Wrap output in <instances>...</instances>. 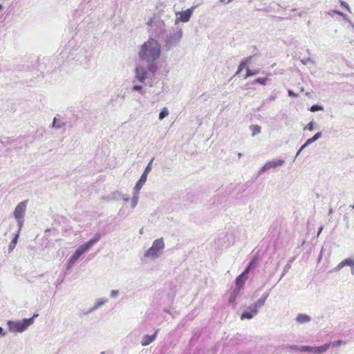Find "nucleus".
<instances>
[{"mask_svg":"<svg viewBox=\"0 0 354 354\" xmlns=\"http://www.w3.org/2000/svg\"><path fill=\"white\" fill-rule=\"evenodd\" d=\"M147 176L148 175L142 173L140 179L138 180L136 185L134 186L133 189V191L140 192V189H142V187H143V185L145 184V183L147 181Z\"/></svg>","mask_w":354,"mask_h":354,"instance_id":"f8f14e48","label":"nucleus"},{"mask_svg":"<svg viewBox=\"0 0 354 354\" xmlns=\"http://www.w3.org/2000/svg\"><path fill=\"white\" fill-rule=\"evenodd\" d=\"M311 320L310 317L306 314H299L296 317V321L299 324L308 323Z\"/></svg>","mask_w":354,"mask_h":354,"instance_id":"a211bd4d","label":"nucleus"},{"mask_svg":"<svg viewBox=\"0 0 354 354\" xmlns=\"http://www.w3.org/2000/svg\"><path fill=\"white\" fill-rule=\"evenodd\" d=\"M323 106H320V105H317V104H315V105H313L310 107V111H312V112H315V111H319V110H323Z\"/></svg>","mask_w":354,"mask_h":354,"instance_id":"473e14b6","label":"nucleus"},{"mask_svg":"<svg viewBox=\"0 0 354 354\" xmlns=\"http://www.w3.org/2000/svg\"><path fill=\"white\" fill-rule=\"evenodd\" d=\"M288 95H289L290 97H297L298 96L296 93H294L292 91H291V90H289V91H288Z\"/></svg>","mask_w":354,"mask_h":354,"instance_id":"a19ab883","label":"nucleus"},{"mask_svg":"<svg viewBox=\"0 0 354 354\" xmlns=\"http://www.w3.org/2000/svg\"><path fill=\"white\" fill-rule=\"evenodd\" d=\"M164 249V239L162 237L157 239L153 241L151 246L145 252L143 257L149 260H156L162 256Z\"/></svg>","mask_w":354,"mask_h":354,"instance_id":"7ed1b4c3","label":"nucleus"},{"mask_svg":"<svg viewBox=\"0 0 354 354\" xmlns=\"http://www.w3.org/2000/svg\"><path fill=\"white\" fill-rule=\"evenodd\" d=\"M248 279V276H245V274H241L239 275L235 281V290L240 291V290L243 286L245 281Z\"/></svg>","mask_w":354,"mask_h":354,"instance_id":"9b49d317","label":"nucleus"},{"mask_svg":"<svg viewBox=\"0 0 354 354\" xmlns=\"http://www.w3.org/2000/svg\"><path fill=\"white\" fill-rule=\"evenodd\" d=\"M233 1V0H229L230 3L231 1Z\"/></svg>","mask_w":354,"mask_h":354,"instance_id":"6e6d98bb","label":"nucleus"},{"mask_svg":"<svg viewBox=\"0 0 354 354\" xmlns=\"http://www.w3.org/2000/svg\"><path fill=\"white\" fill-rule=\"evenodd\" d=\"M241 156H242V153H238V157L240 158Z\"/></svg>","mask_w":354,"mask_h":354,"instance_id":"de8ad7c7","label":"nucleus"},{"mask_svg":"<svg viewBox=\"0 0 354 354\" xmlns=\"http://www.w3.org/2000/svg\"><path fill=\"white\" fill-rule=\"evenodd\" d=\"M119 295V290H112L111 292H110V296L112 297V298H116Z\"/></svg>","mask_w":354,"mask_h":354,"instance_id":"72a5a7b5","label":"nucleus"},{"mask_svg":"<svg viewBox=\"0 0 354 354\" xmlns=\"http://www.w3.org/2000/svg\"><path fill=\"white\" fill-rule=\"evenodd\" d=\"M333 212V209H330V211H329V213L331 214Z\"/></svg>","mask_w":354,"mask_h":354,"instance_id":"8fccbe9b","label":"nucleus"},{"mask_svg":"<svg viewBox=\"0 0 354 354\" xmlns=\"http://www.w3.org/2000/svg\"><path fill=\"white\" fill-rule=\"evenodd\" d=\"M257 74V71H252L250 69H248L247 70V73H246V75L245 77V78H247L250 76H252V75H255Z\"/></svg>","mask_w":354,"mask_h":354,"instance_id":"c9c22d12","label":"nucleus"},{"mask_svg":"<svg viewBox=\"0 0 354 354\" xmlns=\"http://www.w3.org/2000/svg\"><path fill=\"white\" fill-rule=\"evenodd\" d=\"M183 29L180 27H176L172 31L167 34L164 39L165 47L169 50L176 47L180 41L183 37Z\"/></svg>","mask_w":354,"mask_h":354,"instance_id":"39448f33","label":"nucleus"},{"mask_svg":"<svg viewBox=\"0 0 354 354\" xmlns=\"http://www.w3.org/2000/svg\"><path fill=\"white\" fill-rule=\"evenodd\" d=\"M27 201L20 202L15 208L13 215L18 225V229L21 230L24 223V216L26 211Z\"/></svg>","mask_w":354,"mask_h":354,"instance_id":"423d86ee","label":"nucleus"},{"mask_svg":"<svg viewBox=\"0 0 354 354\" xmlns=\"http://www.w3.org/2000/svg\"><path fill=\"white\" fill-rule=\"evenodd\" d=\"M268 81V78L266 77H264V78H257L255 80L254 82L255 83H259L260 84H262V85H265L266 84Z\"/></svg>","mask_w":354,"mask_h":354,"instance_id":"2f4dec72","label":"nucleus"},{"mask_svg":"<svg viewBox=\"0 0 354 354\" xmlns=\"http://www.w3.org/2000/svg\"><path fill=\"white\" fill-rule=\"evenodd\" d=\"M2 8V5L1 4L0 5V10Z\"/></svg>","mask_w":354,"mask_h":354,"instance_id":"5fc2aeb1","label":"nucleus"},{"mask_svg":"<svg viewBox=\"0 0 354 354\" xmlns=\"http://www.w3.org/2000/svg\"><path fill=\"white\" fill-rule=\"evenodd\" d=\"M0 335L4 336L6 335V333L3 331V329L0 327Z\"/></svg>","mask_w":354,"mask_h":354,"instance_id":"a18cd8bd","label":"nucleus"},{"mask_svg":"<svg viewBox=\"0 0 354 354\" xmlns=\"http://www.w3.org/2000/svg\"><path fill=\"white\" fill-rule=\"evenodd\" d=\"M322 230V228H320L319 234L321 232Z\"/></svg>","mask_w":354,"mask_h":354,"instance_id":"603ef678","label":"nucleus"},{"mask_svg":"<svg viewBox=\"0 0 354 354\" xmlns=\"http://www.w3.org/2000/svg\"><path fill=\"white\" fill-rule=\"evenodd\" d=\"M153 158H152L150 160V162L148 163V165L145 167V169L143 174H145L147 175H148L149 174V172L151 171V169H152V162H153Z\"/></svg>","mask_w":354,"mask_h":354,"instance_id":"bb28decb","label":"nucleus"},{"mask_svg":"<svg viewBox=\"0 0 354 354\" xmlns=\"http://www.w3.org/2000/svg\"><path fill=\"white\" fill-rule=\"evenodd\" d=\"M239 291L236 290H234L233 292L230 295L229 298V303L232 305H236V299L238 296Z\"/></svg>","mask_w":354,"mask_h":354,"instance_id":"5701e85b","label":"nucleus"},{"mask_svg":"<svg viewBox=\"0 0 354 354\" xmlns=\"http://www.w3.org/2000/svg\"><path fill=\"white\" fill-rule=\"evenodd\" d=\"M344 343L345 342L343 340L339 339V340L334 341L333 342L330 343V346L338 347V346H342Z\"/></svg>","mask_w":354,"mask_h":354,"instance_id":"cd10ccee","label":"nucleus"},{"mask_svg":"<svg viewBox=\"0 0 354 354\" xmlns=\"http://www.w3.org/2000/svg\"><path fill=\"white\" fill-rule=\"evenodd\" d=\"M101 238L100 234H96L93 238H92L91 240H89L88 242L80 245L75 251V252L73 254V255L70 257V259L68 260L66 269L69 270L71 269L75 263L77 262V261L79 259V258L85 252H88L90 248L96 243Z\"/></svg>","mask_w":354,"mask_h":354,"instance_id":"f03ea898","label":"nucleus"},{"mask_svg":"<svg viewBox=\"0 0 354 354\" xmlns=\"http://www.w3.org/2000/svg\"><path fill=\"white\" fill-rule=\"evenodd\" d=\"M122 194L120 192H113L110 197L106 198L107 201H110L111 200H118L121 198Z\"/></svg>","mask_w":354,"mask_h":354,"instance_id":"a878e982","label":"nucleus"},{"mask_svg":"<svg viewBox=\"0 0 354 354\" xmlns=\"http://www.w3.org/2000/svg\"><path fill=\"white\" fill-rule=\"evenodd\" d=\"M156 337V332L151 335H145L142 337L141 340V344L143 346H146L152 343Z\"/></svg>","mask_w":354,"mask_h":354,"instance_id":"ddd939ff","label":"nucleus"},{"mask_svg":"<svg viewBox=\"0 0 354 354\" xmlns=\"http://www.w3.org/2000/svg\"><path fill=\"white\" fill-rule=\"evenodd\" d=\"M259 310V308L257 306V305L252 304L245 312L241 315V319L243 320L245 319H252L256 315H257Z\"/></svg>","mask_w":354,"mask_h":354,"instance_id":"1a4fd4ad","label":"nucleus"},{"mask_svg":"<svg viewBox=\"0 0 354 354\" xmlns=\"http://www.w3.org/2000/svg\"><path fill=\"white\" fill-rule=\"evenodd\" d=\"M108 299L106 298H99L95 300L93 306L89 310V313L93 312L107 302Z\"/></svg>","mask_w":354,"mask_h":354,"instance_id":"4468645a","label":"nucleus"},{"mask_svg":"<svg viewBox=\"0 0 354 354\" xmlns=\"http://www.w3.org/2000/svg\"><path fill=\"white\" fill-rule=\"evenodd\" d=\"M220 3L223 4H227L230 3L229 0H218Z\"/></svg>","mask_w":354,"mask_h":354,"instance_id":"c03bdc74","label":"nucleus"},{"mask_svg":"<svg viewBox=\"0 0 354 354\" xmlns=\"http://www.w3.org/2000/svg\"><path fill=\"white\" fill-rule=\"evenodd\" d=\"M304 129H308L309 131H312L314 129V122H310L304 128Z\"/></svg>","mask_w":354,"mask_h":354,"instance_id":"f704fd0d","label":"nucleus"},{"mask_svg":"<svg viewBox=\"0 0 354 354\" xmlns=\"http://www.w3.org/2000/svg\"><path fill=\"white\" fill-rule=\"evenodd\" d=\"M165 312L167 313H169V314H171V313L170 312V310H167V309H165L164 310Z\"/></svg>","mask_w":354,"mask_h":354,"instance_id":"49530a36","label":"nucleus"},{"mask_svg":"<svg viewBox=\"0 0 354 354\" xmlns=\"http://www.w3.org/2000/svg\"><path fill=\"white\" fill-rule=\"evenodd\" d=\"M286 348L300 352V349L301 348V346H297V345H287L286 346Z\"/></svg>","mask_w":354,"mask_h":354,"instance_id":"7c9ffc66","label":"nucleus"},{"mask_svg":"<svg viewBox=\"0 0 354 354\" xmlns=\"http://www.w3.org/2000/svg\"><path fill=\"white\" fill-rule=\"evenodd\" d=\"M341 6H342V7L345 8L346 9L349 10L348 5L346 2H344V1H342V2H341Z\"/></svg>","mask_w":354,"mask_h":354,"instance_id":"79ce46f5","label":"nucleus"},{"mask_svg":"<svg viewBox=\"0 0 354 354\" xmlns=\"http://www.w3.org/2000/svg\"><path fill=\"white\" fill-rule=\"evenodd\" d=\"M336 13L339 15H342V12H336Z\"/></svg>","mask_w":354,"mask_h":354,"instance_id":"09e8293b","label":"nucleus"},{"mask_svg":"<svg viewBox=\"0 0 354 354\" xmlns=\"http://www.w3.org/2000/svg\"><path fill=\"white\" fill-rule=\"evenodd\" d=\"M270 168L269 167V165H268V163L266 162L259 171V175H261L263 173H264L265 171H268V169H270Z\"/></svg>","mask_w":354,"mask_h":354,"instance_id":"c756f323","label":"nucleus"},{"mask_svg":"<svg viewBox=\"0 0 354 354\" xmlns=\"http://www.w3.org/2000/svg\"><path fill=\"white\" fill-rule=\"evenodd\" d=\"M20 231L21 230H19L18 229L17 234H15V236H14V238L12 239V240L11 241V242L10 243V244L8 245V251L10 252L13 250V249L15 248V247L17 243V240H18V238L19 236Z\"/></svg>","mask_w":354,"mask_h":354,"instance_id":"aec40b11","label":"nucleus"},{"mask_svg":"<svg viewBox=\"0 0 354 354\" xmlns=\"http://www.w3.org/2000/svg\"><path fill=\"white\" fill-rule=\"evenodd\" d=\"M247 64V60L243 61L239 66L238 70L236 73V75H238L240 73V72L245 68V65Z\"/></svg>","mask_w":354,"mask_h":354,"instance_id":"c85d7f7f","label":"nucleus"},{"mask_svg":"<svg viewBox=\"0 0 354 354\" xmlns=\"http://www.w3.org/2000/svg\"><path fill=\"white\" fill-rule=\"evenodd\" d=\"M37 316V314H34L33 316L29 319H24L19 321H8L7 325L9 331L11 333H23L34 323V318Z\"/></svg>","mask_w":354,"mask_h":354,"instance_id":"20e7f679","label":"nucleus"},{"mask_svg":"<svg viewBox=\"0 0 354 354\" xmlns=\"http://www.w3.org/2000/svg\"><path fill=\"white\" fill-rule=\"evenodd\" d=\"M322 137V133L321 132H318L317 133L313 138H309L307 140V141L306 142V143L301 147V149H299V151H298L297 153V155L300 153L301 151H302L305 147H306L307 146L311 145L312 143H313L314 142H315L317 140H318L319 138H320Z\"/></svg>","mask_w":354,"mask_h":354,"instance_id":"2eb2a0df","label":"nucleus"},{"mask_svg":"<svg viewBox=\"0 0 354 354\" xmlns=\"http://www.w3.org/2000/svg\"><path fill=\"white\" fill-rule=\"evenodd\" d=\"M124 202H127L129 200V198L127 195H122L121 196Z\"/></svg>","mask_w":354,"mask_h":354,"instance_id":"37998d69","label":"nucleus"},{"mask_svg":"<svg viewBox=\"0 0 354 354\" xmlns=\"http://www.w3.org/2000/svg\"><path fill=\"white\" fill-rule=\"evenodd\" d=\"M100 354H106L105 352H102Z\"/></svg>","mask_w":354,"mask_h":354,"instance_id":"864d4df0","label":"nucleus"},{"mask_svg":"<svg viewBox=\"0 0 354 354\" xmlns=\"http://www.w3.org/2000/svg\"><path fill=\"white\" fill-rule=\"evenodd\" d=\"M250 131L252 132V136H256L257 134H259L261 132V128L260 126L259 125H251L250 127Z\"/></svg>","mask_w":354,"mask_h":354,"instance_id":"b1692460","label":"nucleus"},{"mask_svg":"<svg viewBox=\"0 0 354 354\" xmlns=\"http://www.w3.org/2000/svg\"><path fill=\"white\" fill-rule=\"evenodd\" d=\"M169 115V110L167 107H163L159 113L158 119L160 120H163L165 118Z\"/></svg>","mask_w":354,"mask_h":354,"instance_id":"393cba45","label":"nucleus"},{"mask_svg":"<svg viewBox=\"0 0 354 354\" xmlns=\"http://www.w3.org/2000/svg\"><path fill=\"white\" fill-rule=\"evenodd\" d=\"M161 54V44L157 39L153 38H149L144 42L140 46L138 51L140 59L147 63L149 71L153 73L156 71L154 62L160 59Z\"/></svg>","mask_w":354,"mask_h":354,"instance_id":"f257e3e1","label":"nucleus"},{"mask_svg":"<svg viewBox=\"0 0 354 354\" xmlns=\"http://www.w3.org/2000/svg\"><path fill=\"white\" fill-rule=\"evenodd\" d=\"M253 262H251L248 267L244 270L242 274H245V276H248V273L249 272L250 268H252Z\"/></svg>","mask_w":354,"mask_h":354,"instance_id":"58836bf2","label":"nucleus"},{"mask_svg":"<svg viewBox=\"0 0 354 354\" xmlns=\"http://www.w3.org/2000/svg\"><path fill=\"white\" fill-rule=\"evenodd\" d=\"M136 78L140 82H145L147 79L148 71L144 66L138 65L135 68Z\"/></svg>","mask_w":354,"mask_h":354,"instance_id":"9d476101","label":"nucleus"},{"mask_svg":"<svg viewBox=\"0 0 354 354\" xmlns=\"http://www.w3.org/2000/svg\"><path fill=\"white\" fill-rule=\"evenodd\" d=\"M65 126V122L57 117H55L51 127L55 129H59Z\"/></svg>","mask_w":354,"mask_h":354,"instance_id":"f3484780","label":"nucleus"},{"mask_svg":"<svg viewBox=\"0 0 354 354\" xmlns=\"http://www.w3.org/2000/svg\"><path fill=\"white\" fill-rule=\"evenodd\" d=\"M268 165H269V167L271 168H276L277 167H281L284 164L283 160H272V161H268L267 162Z\"/></svg>","mask_w":354,"mask_h":354,"instance_id":"412c9836","label":"nucleus"},{"mask_svg":"<svg viewBox=\"0 0 354 354\" xmlns=\"http://www.w3.org/2000/svg\"><path fill=\"white\" fill-rule=\"evenodd\" d=\"M345 266H354V259H344V261H341L337 266V267L335 268V270L336 271H339Z\"/></svg>","mask_w":354,"mask_h":354,"instance_id":"dca6fc26","label":"nucleus"},{"mask_svg":"<svg viewBox=\"0 0 354 354\" xmlns=\"http://www.w3.org/2000/svg\"><path fill=\"white\" fill-rule=\"evenodd\" d=\"M253 262H251L248 267L244 270L242 274H245V276H248V273L249 272L250 268H252Z\"/></svg>","mask_w":354,"mask_h":354,"instance_id":"ea45409f","label":"nucleus"},{"mask_svg":"<svg viewBox=\"0 0 354 354\" xmlns=\"http://www.w3.org/2000/svg\"><path fill=\"white\" fill-rule=\"evenodd\" d=\"M268 295H269L268 292L265 293L260 299H259L255 303H254V304L257 305V306L259 308H260L261 307H262L264 305L265 301H266V299L268 298Z\"/></svg>","mask_w":354,"mask_h":354,"instance_id":"4be33fe9","label":"nucleus"},{"mask_svg":"<svg viewBox=\"0 0 354 354\" xmlns=\"http://www.w3.org/2000/svg\"><path fill=\"white\" fill-rule=\"evenodd\" d=\"M142 89V86L140 85H136L132 88V90L134 91H141Z\"/></svg>","mask_w":354,"mask_h":354,"instance_id":"e433bc0d","label":"nucleus"},{"mask_svg":"<svg viewBox=\"0 0 354 354\" xmlns=\"http://www.w3.org/2000/svg\"><path fill=\"white\" fill-rule=\"evenodd\" d=\"M194 9V6H192L185 11L177 12L176 13L175 25H177L179 22H188L192 15Z\"/></svg>","mask_w":354,"mask_h":354,"instance_id":"6e6552de","label":"nucleus"},{"mask_svg":"<svg viewBox=\"0 0 354 354\" xmlns=\"http://www.w3.org/2000/svg\"><path fill=\"white\" fill-rule=\"evenodd\" d=\"M253 262H251L248 267L244 270L242 274H245V276H248V273L249 272L250 268H252Z\"/></svg>","mask_w":354,"mask_h":354,"instance_id":"4c0bfd02","label":"nucleus"},{"mask_svg":"<svg viewBox=\"0 0 354 354\" xmlns=\"http://www.w3.org/2000/svg\"><path fill=\"white\" fill-rule=\"evenodd\" d=\"M304 64H306V61H302Z\"/></svg>","mask_w":354,"mask_h":354,"instance_id":"3c124183","label":"nucleus"},{"mask_svg":"<svg viewBox=\"0 0 354 354\" xmlns=\"http://www.w3.org/2000/svg\"><path fill=\"white\" fill-rule=\"evenodd\" d=\"M330 347V344H325L319 346H301L300 352H310L313 354H322Z\"/></svg>","mask_w":354,"mask_h":354,"instance_id":"0eeeda50","label":"nucleus"},{"mask_svg":"<svg viewBox=\"0 0 354 354\" xmlns=\"http://www.w3.org/2000/svg\"><path fill=\"white\" fill-rule=\"evenodd\" d=\"M140 192L133 190V196L131 201V207L134 209L138 203Z\"/></svg>","mask_w":354,"mask_h":354,"instance_id":"6ab92c4d","label":"nucleus"}]
</instances>
